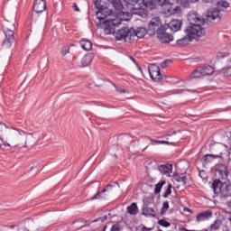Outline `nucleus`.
<instances>
[{
  "label": "nucleus",
  "mask_w": 231,
  "mask_h": 231,
  "mask_svg": "<svg viewBox=\"0 0 231 231\" xmlns=\"http://www.w3.org/2000/svg\"><path fill=\"white\" fill-rule=\"evenodd\" d=\"M148 71L151 79L154 80L155 82H158V80H162V79H163V76H162V72H160V67H158V65L154 63L150 64Z\"/></svg>",
  "instance_id": "8"
},
{
  "label": "nucleus",
  "mask_w": 231,
  "mask_h": 231,
  "mask_svg": "<svg viewBox=\"0 0 231 231\" xmlns=\"http://www.w3.org/2000/svg\"><path fill=\"white\" fill-rule=\"evenodd\" d=\"M190 3H198V0H189Z\"/></svg>",
  "instance_id": "52"
},
{
  "label": "nucleus",
  "mask_w": 231,
  "mask_h": 231,
  "mask_svg": "<svg viewBox=\"0 0 231 231\" xmlns=\"http://www.w3.org/2000/svg\"><path fill=\"white\" fill-rule=\"evenodd\" d=\"M219 12L220 11L217 8L208 11L206 19H203L202 21H205L207 24H208V23H212V21H216V19L220 17Z\"/></svg>",
  "instance_id": "9"
},
{
  "label": "nucleus",
  "mask_w": 231,
  "mask_h": 231,
  "mask_svg": "<svg viewBox=\"0 0 231 231\" xmlns=\"http://www.w3.org/2000/svg\"><path fill=\"white\" fill-rule=\"evenodd\" d=\"M19 136H21V133H19V131L17 130H14L9 134L8 140L9 142H15V140L19 138Z\"/></svg>",
  "instance_id": "26"
},
{
  "label": "nucleus",
  "mask_w": 231,
  "mask_h": 231,
  "mask_svg": "<svg viewBox=\"0 0 231 231\" xmlns=\"http://www.w3.org/2000/svg\"><path fill=\"white\" fill-rule=\"evenodd\" d=\"M152 5H154V2L152 0H150L146 3V6H152Z\"/></svg>",
  "instance_id": "46"
},
{
  "label": "nucleus",
  "mask_w": 231,
  "mask_h": 231,
  "mask_svg": "<svg viewBox=\"0 0 231 231\" xmlns=\"http://www.w3.org/2000/svg\"><path fill=\"white\" fill-rule=\"evenodd\" d=\"M157 5L162 6V13L164 15H176L180 12L179 6L172 7V5H181L184 8H188L190 5V0H156Z\"/></svg>",
  "instance_id": "2"
},
{
  "label": "nucleus",
  "mask_w": 231,
  "mask_h": 231,
  "mask_svg": "<svg viewBox=\"0 0 231 231\" xmlns=\"http://www.w3.org/2000/svg\"><path fill=\"white\" fill-rule=\"evenodd\" d=\"M147 34V31L143 27L138 28L136 31L134 29H129L127 27H124L120 29L116 36V41H125V42H130L134 39V37H138V39H143Z\"/></svg>",
  "instance_id": "3"
},
{
  "label": "nucleus",
  "mask_w": 231,
  "mask_h": 231,
  "mask_svg": "<svg viewBox=\"0 0 231 231\" xmlns=\"http://www.w3.org/2000/svg\"><path fill=\"white\" fill-rule=\"evenodd\" d=\"M199 176L200 178H202V180H205V178H207V173L205 172V171H201L199 172Z\"/></svg>",
  "instance_id": "42"
},
{
  "label": "nucleus",
  "mask_w": 231,
  "mask_h": 231,
  "mask_svg": "<svg viewBox=\"0 0 231 231\" xmlns=\"http://www.w3.org/2000/svg\"><path fill=\"white\" fill-rule=\"evenodd\" d=\"M158 171L162 174H166L171 178V174H172V164H161L158 166Z\"/></svg>",
  "instance_id": "12"
},
{
  "label": "nucleus",
  "mask_w": 231,
  "mask_h": 231,
  "mask_svg": "<svg viewBox=\"0 0 231 231\" xmlns=\"http://www.w3.org/2000/svg\"><path fill=\"white\" fill-rule=\"evenodd\" d=\"M210 217H212L211 210L203 211L197 215V221L198 223H201V221H207V219H210Z\"/></svg>",
  "instance_id": "13"
},
{
  "label": "nucleus",
  "mask_w": 231,
  "mask_h": 231,
  "mask_svg": "<svg viewBox=\"0 0 231 231\" xmlns=\"http://www.w3.org/2000/svg\"><path fill=\"white\" fill-rule=\"evenodd\" d=\"M221 154H223L222 152H219L218 154L214 155V154H206L203 156L204 162H210V158L216 159V158H220Z\"/></svg>",
  "instance_id": "27"
},
{
  "label": "nucleus",
  "mask_w": 231,
  "mask_h": 231,
  "mask_svg": "<svg viewBox=\"0 0 231 231\" xmlns=\"http://www.w3.org/2000/svg\"><path fill=\"white\" fill-rule=\"evenodd\" d=\"M15 226H17L13 225V226H10V228L14 230V228H15Z\"/></svg>",
  "instance_id": "51"
},
{
  "label": "nucleus",
  "mask_w": 231,
  "mask_h": 231,
  "mask_svg": "<svg viewBox=\"0 0 231 231\" xmlns=\"http://www.w3.org/2000/svg\"><path fill=\"white\" fill-rule=\"evenodd\" d=\"M115 185H117V183L114 182V184H107L105 189L98 191L91 199H102L103 198H106L103 196V194H106V192H107V189H112V187H115Z\"/></svg>",
  "instance_id": "15"
},
{
  "label": "nucleus",
  "mask_w": 231,
  "mask_h": 231,
  "mask_svg": "<svg viewBox=\"0 0 231 231\" xmlns=\"http://www.w3.org/2000/svg\"><path fill=\"white\" fill-rule=\"evenodd\" d=\"M130 59H131V60H133V62H136V60H134V58H133V56H130Z\"/></svg>",
  "instance_id": "50"
},
{
  "label": "nucleus",
  "mask_w": 231,
  "mask_h": 231,
  "mask_svg": "<svg viewBox=\"0 0 231 231\" xmlns=\"http://www.w3.org/2000/svg\"><path fill=\"white\" fill-rule=\"evenodd\" d=\"M126 210L130 216H136V214H138V205L134 202L127 207Z\"/></svg>",
  "instance_id": "18"
},
{
  "label": "nucleus",
  "mask_w": 231,
  "mask_h": 231,
  "mask_svg": "<svg viewBox=\"0 0 231 231\" xmlns=\"http://www.w3.org/2000/svg\"><path fill=\"white\" fill-rule=\"evenodd\" d=\"M126 5H130L131 6H134V5L138 4V0H124Z\"/></svg>",
  "instance_id": "38"
},
{
  "label": "nucleus",
  "mask_w": 231,
  "mask_h": 231,
  "mask_svg": "<svg viewBox=\"0 0 231 231\" xmlns=\"http://www.w3.org/2000/svg\"><path fill=\"white\" fill-rule=\"evenodd\" d=\"M217 171L219 176H221L222 180L228 178V170L226 169V166L222 165L218 167Z\"/></svg>",
  "instance_id": "20"
},
{
  "label": "nucleus",
  "mask_w": 231,
  "mask_h": 231,
  "mask_svg": "<svg viewBox=\"0 0 231 231\" xmlns=\"http://www.w3.org/2000/svg\"><path fill=\"white\" fill-rule=\"evenodd\" d=\"M183 90H180L179 93H181Z\"/></svg>",
  "instance_id": "55"
},
{
  "label": "nucleus",
  "mask_w": 231,
  "mask_h": 231,
  "mask_svg": "<svg viewBox=\"0 0 231 231\" xmlns=\"http://www.w3.org/2000/svg\"><path fill=\"white\" fill-rule=\"evenodd\" d=\"M68 53V51H62L61 55H66Z\"/></svg>",
  "instance_id": "49"
},
{
  "label": "nucleus",
  "mask_w": 231,
  "mask_h": 231,
  "mask_svg": "<svg viewBox=\"0 0 231 231\" xmlns=\"http://www.w3.org/2000/svg\"><path fill=\"white\" fill-rule=\"evenodd\" d=\"M112 5H113L114 8H116V10L120 9V7L122 6V3L120 2V0H114L112 2Z\"/></svg>",
  "instance_id": "35"
},
{
  "label": "nucleus",
  "mask_w": 231,
  "mask_h": 231,
  "mask_svg": "<svg viewBox=\"0 0 231 231\" xmlns=\"http://www.w3.org/2000/svg\"><path fill=\"white\" fill-rule=\"evenodd\" d=\"M3 145H4L5 147H12V145H11L10 143H8L6 141H4V142H3Z\"/></svg>",
  "instance_id": "47"
},
{
  "label": "nucleus",
  "mask_w": 231,
  "mask_h": 231,
  "mask_svg": "<svg viewBox=\"0 0 231 231\" xmlns=\"http://www.w3.org/2000/svg\"><path fill=\"white\" fill-rule=\"evenodd\" d=\"M191 19L192 21H194L195 23H190L189 25L186 27V35L190 37L191 40L196 39L198 37H203L205 33H207L205 28L201 27V24H205V20H201L196 14L191 16Z\"/></svg>",
  "instance_id": "4"
},
{
  "label": "nucleus",
  "mask_w": 231,
  "mask_h": 231,
  "mask_svg": "<svg viewBox=\"0 0 231 231\" xmlns=\"http://www.w3.org/2000/svg\"><path fill=\"white\" fill-rule=\"evenodd\" d=\"M166 30L167 26L165 25L161 26L160 30H158L157 37L162 44H169V42H172V41H174V37H172V35L165 32Z\"/></svg>",
  "instance_id": "7"
},
{
  "label": "nucleus",
  "mask_w": 231,
  "mask_h": 231,
  "mask_svg": "<svg viewBox=\"0 0 231 231\" xmlns=\"http://www.w3.org/2000/svg\"><path fill=\"white\" fill-rule=\"evenodd\" d=\"M189 77L190 79H201V77H203L201 67H199L195 70H193L189 75Z\"/></svg>",
  "instance_id": "25"
},
{
  "label": "nucleus",
  "mask_w": 231,
  "mask_h": 231,
  "mask_svg": "<svg viewBox=\"0 0 231 231\" xmlns=\"http://www.w3.org/2000/svg\"><path fill=\"white\" fill-rule=\"evenodd\" d=\"M172 178L175 181H178V183H187V177L181 176L178 172H173Z\"/></svg>",
  "instance_id": "22"
},
{
  "label": "nucleus",
  "mask_w": 231,
  "mask_h": 231,
  "mask_svg": "<svg viewBox=\"0 0 231 231\" xmlns=\"http://www.w3.org/2000/svg\"><path fill=\"white\" fill-rule=\"evenodd\" d=\"M72 8L74 12H80V9L79 8V5H77V4H73Z\"/></svg>",
  "instance_id": "43"
},
{
  "label": "nucleus",
  "mask_w": 231,
  "mask_h": 231,
  "mask_svg": "<svg viewBox=\"0 0 231 231\" xmlns=\"http://www.w3.org/2000/svg\"><path fill=\"white\" fill-rule=\"evenodd\" d=\"M186 210H187L188 212H191V210H190V209H189V208H186Z\"/></svg>",
  "instance_id": "54"
},
{
  "label": "nucleus",
  "mask_w": 231,
  "mask_h": 231,
  "mask_svg": "<svg viewBox=\"0 0 231 231\" xmlns=\"http://www.w3.org/2000/svg\"><path fill=\"white\" fill-rule=\"evenodd\" d=\"M211 187L215 194H220L223 198L231 197V183L221 182L219 180H215Z\"/></svg>",
  "instance_id": "5"
},
{
  "label": "nucleus",
  "mask_w": 231,
  "mask_h": 231,
  "mask_svg": "<svg viewBox=\"0 0 231 231\" xmlns=\"http://www.w3.org/2000/svg\"><path fill=\"white\" fill-rule=\"evenodd\" d=\"M167 210H169V201L163 202L162 208V214H165Z\"/></svg>",
  "instance_id": "36"
},
{
  "label": "nucleus",
  "mask_w": 231,
  "mask_h": 231,
  "mask_svg": "<svg viewBox=\"0 0 231 231\" xmlns=\"http://www.w3.org/2000/svg\"><path fill=\"white\" fill-rule=\"evenodd\" d=\"M189 42H192V40H191L190 36H189L187 34L185 35V37L177 40V44L179 46H187V44H189Z\"/></svg>",
  "instance_id": "19"
},
{
  "label": "nucleus",
  "mask_w": 231,
  "mask_h": 231,
  "mask_svg": "<svg viewBox=\"0 0 231 231\" xmlns=\"http://www.w3.org/2000/svg\"><path fill=\"white\" fill-rule=\"evenodd\" d=\"M204 3H213L214 0H202Z\"/></svg>",
  "instance_id": "48"
},
{
  "label": "nucleus",
  "mask_w": 231,
  "mask_h": 231,
  "mask_svg": "<svg viewBox=\"0 0 231 231\" xmlns=\"http://www.w3.org/2000/svg\"><path fill=\"white\" fill-rule=\"evenodd\" d=\"M152 145H154V143H164L165 145H172V143L169 141H158L154 139H151Z\"/></svg>",
  "instance_id": "30"
},
{
  "label": "nucleus",
  "mask_w": 231,
  "mask_h": 231,
  "mask_svg": "<svg viewBox=\"0 0 231 231\" xmlns=\"http://www.w3.org/2000/svg\"><path fill=\"white\" fill-rule=\"evenodd\" d=\"M200 70L202 71L203 77L214 73V68H212V66L200 67Z\"/></svg>",
  "instance_id": "24"
},
{
  "label": "nucleus",
  "mask_w": 231,
  "mask_h": 231,
  "mask_svg": "<svg viewBox=\"0 0 231 231\" xmlns=\"http://www.w3.org/2000/svg\"><path fill=\"white\" fill-rule=\"evenodd\" d=\"M3 32L5 35V38L3 42L2 47L4 50H10L12 44L15 42V36L14 33V28H10L7 25L3 27Z\"/></svg>",
  "instance_id": "6"
},
{
  "label": "nucleus",
  "mask_w": 231,
  "mask_h": 231,
  "mask_svg": "<svg viewBox=\"0 0 231 231\" xmlns=\"http://www.w3.org/2000/svg\"><path fill=\"white\" fill-rule=\"evenodd\" d=\"M19 231H26L24 228H20Z\"/></svg>",
  "instance_id": "53"
},
{
  "label": "nucleus",
  "mask_w": 231,
  "mask_h": 231,
  "mask_svg": "<svg viewBox=\"0 0 231 231\" xmlns=\"http://www.w3.org/2000/svg\"><path fill=\"white\" fill-rule=\"evenodd\" d=\"M115 88L118 93H122V94L125 93V89L121 88L120 87H116V86H115Z\"/></svg>",
  "instance_id": "41"
},
{
  "label": "nucleus",
  "mask_w": 231,
  "mask_h": 231,
  "mask_svg": "<svg viewBox=\"0 0 231 231\" xmlns=\"http://www.w3.org/2000/svg\"><path fill=\"white\" fill-rule=\"evenodd\" d=\"M91 62H93V55L88 54L82 58V60H81L82 66H84V67L89 66V64H91Z\"/></svg>",
  "instance_id": "23"
},
{
  "label": "nucleus",
  "mask_w": 231,
  "mask_h": 231,
  "mask_svg": "<svg viewBox=\"0 0 231 231\" xmlns=\"http://www.w3.org/2000/svg\"><path fill=\"white\" fill-rule=\"evenodd\" d=\"M160 24H162V22H160V18L152 19L149 23L148 32H150L152 34L156 33V32L158 33V30H160Z\"/></svg>",
  "instance_id": "10"
},
{
  "label": "nucleus",
  "mask_w": 231,
  "mask_h": 231,
  "mask_svg": "<svg viewBox=\"0 0 231 231\" xmlns=\"http://www.w3.org/2000/svg\"><path fill=\"white\" fill-rule=\"evenodd\" d=\"M228 6H230V4L226 1H219L217 3L218 8H228Z\"/></svg>",
  "instance_id": "33"
},
{
  "label": "nucleus",
  "mask_w": 231,
  "mask_h": 231,
  "mask_svg": "<svg viewBox=\"0 0 231 231\" xmlns=\"http://www.w3.org/2000/svg\"><path fill=\"white\" fill-rule=\"evenodd\" d=\"M165 183H166L165 180H162L161 182L157 183L155 185L154 193L155 194H160V192H162V189L163 188Z\"/></svg>",
  "instance_id": "28"
},
{
  "label": "nucleus",
  "mask_w": 231,
  "mask_h": 231,
  "mask_svg": "<svg viewBox=\"0 0 231 231\" xmlns=\"http://www.w3.org/2000/svg\"><path fill=\"white\" fill-rule=\"evenodd\" d=\"M172 134H176V131H169L167 133V136H172Z\"/></svg>",
  "instance_id": "45"
},
{
  "label": "nucleus",
  "mask_w": 231,
  "mask_h": 231,
  "mask_svg": "<svg viewBox=\"0 0 231 231\" xmlns=\"http://www.w3.org/2000/svg\"><path fill=\"white\" fill-rule=\"evenodd\" d=\"M143 216H152V217H156V211H154V208L144 207L143 208Z\"/></svg>",
  "instance_id": "21"
},
{
  "label": "nucleus",
  "mask_w": 231,
  "mask_h": 231,
  "mask_svg": "<svg viewBox=\"0 0 231 231\" xmlns=\"http://www.w3.org/2000/svg\"><path fill=\"white\" fill-rule=\"evenodd\" d=\"M158 231H162V229H159Z\"/></svg>",
  "instance_id": "56"
},
{
  "label": "nucleus",
  "mask_w": 231,
  "mask_h": 231,
  "mask_svg": "<svg viewBox=\"0 0 231 231\" xmlns=\"http://www.w3.org/2000/svg\"><path fill=\"white\" fill-rule=\"evenodd\" d=\"M171 194H172V184L169 183L162 196L164 198H169Z\"/></svg>",
  "instance_id": "29"
},
{
  "label": "nucleus",
  "mask_w": 231,
  "mask_h": 231,
  "mask_svg": "<svg viewBox=\"0 0 231 231\" xmlns=\"http://www.w3.org/2000/svg\"><path fill=\"white\" fill-rule=\"evenodd\" d=\"M80 46L82 50H85V51H90V50L93 49V43H91L88 40H81Z\"/></svg>",
  "instance_id": "17"
},
{
  "label": "nucleus",
  "mask_w": 231,
  "mask_h": 231,
  "mask_svg": "<svg viewBox=\"0 0 231 231\" xmlns=\"http://www.w3.org/2000/svg\"><path fill=\"white\" fill-rule=\"evenodd\" d=\"M142 231H152V227H145V226H143Z\"/></svg>",
  "instance_id": "44"
},
{
  "label": "nucleus",
  "mask_w": 231,
  "mask_h": 231,
  "mask_svg": "<svg viewBox=\"0 0 231 231\" xmlns=\"http://www.w3.org/2000/svg\"><path fill=\"white\" fill-rule=\"evenodd\" d=\"M221 226V220H216L210 226L211 230H219Z\"/></svg>",
  "instance_id": "31"
},
{
  "label": "nucleus",
  "mask_w": 231,
  "mask_h": 231,
  "mask_svg": "<svg viewBox=\"0 0 231 231\" xmlns=\"http://www.w3.org/2000/svg\"><path fill=\"white\" fill-rule=\"evenodd\" d=\"M120 223L116 222V224H114L110 229V231H120Z\"/></svg>",
  "instance_id": "37"
},
{
  "label": "nucleus",
  "mask_w": 231,
  "mask_h": 231,
  "mask_svg": "<svg viewBox=\"0 0 231 231\" xmlns=\"http://www.w3.org/2000/svg\"><path fill=\"white\" fill-rule=\"evenodd\" d=\"M217 59H225V57H228V53L227 52H218L217 54Z\"/></svg>",
  "instance_id": "39"
},
{
  "label": "nucleus",
  "mask_w": 231,
  "mask_h": 231,
  "mask_svg": "<svg viewBox=\"0 0 231 231\" xmlns=\"http://www.w3.org/2000/svg\"><path fill=\"white\" fill-rule=\"evenodd\" d=\"M158 223L161 226H164L165 228H167L168 226H171V223L167 222V220L165 219H160Z\"/></svg>",
  "instance_id": "34"
},
{
  "label": "nucleus",
  "mask_w": 231,
  "mask_h": 231,
  "mask_svg": "<svg viewBox=\"0 0 231 231\" xmlns=\"http://www.w3.org/2000/svg\"><path fill=\"white\" fill-rule=\"evenodd\" d=\"M109 0H97L95 2V8L98 10L96 13L97 19L96 23L97 26L103 24L106 35L115 33V28L120 24L119 20L113 16V10L109 9Z\"/></svg>",
  "instance_id": "1"
},
{
  "label": "nucleus",
  "mask_w": 231,
  "mask_h": 231,
  "mask_svg": "<svg viewBox=\"0 0 231 231\" xmlns=\"http://www.w3.org/2000/svg\"><path fill=\"white\" fill-rule=\"evenodd\" d=\"M33 134H30L28 136L24 138L23 143H18V145H22V147L28 148V145L33 144Z\"/></svg>",
  "instance_id": "16"
},
{
  "label": "nucleus",
  "mask_w": 231,
  "mask_h": 231,
  "mask_svg": "<svg viewBox=\"0 0 231 231\" xmlns=\"http://www.w3.org/2000/svg\"><path fill=\"white\" fill-rule=\"evenodd\" d=\"M171 32H178L181 28V21L180 20H171L167 25Z\"/></svg>",
  "instance_id": "14"
},
{
  "label": "nucleus",
  "mask_w": 231,
  "mask_h": 231,
  "mask_svg": "<svg viewBox=\"0 0 231 231\" xmlns=\"http://www.w3.org/2000/svg\"><path fill=\"white\" fill-rule=\"evenodd\" d=\"M224 77H231V65L223 69Z\"/></svg>",
  "instance_id": "32"
},
{
  "label": "nucleus",
  "mask_w": 231,
  "mask_h": 231,
  "mask_svg": "<svg viewBox=\"0 0 231 231\" xmlns=\"http://www.w3.org/2000/svg\"><path fill=\"white\" fill-rule=\"evenodd\" d=\"M169 64H171V60H166L163 62L161 63V68H167V66H169Z\"/></svg>",
  "instance_id": "40"
},
{
  "label": "nucleus",
  "mask_w": 231,
  "mask_h": 231,
  "mask_svg": "<svg viewBox=\"0 0 231 231\" xmlns=\"http://www.w3.org/2000/svg\"><path fill=\"white\" fill-rule=\"evenodd\" d=\"M46 10V0H36L33 5V12L42 14Z\"/></svg>",
  "instance_id": "11"
}]
</instances>
